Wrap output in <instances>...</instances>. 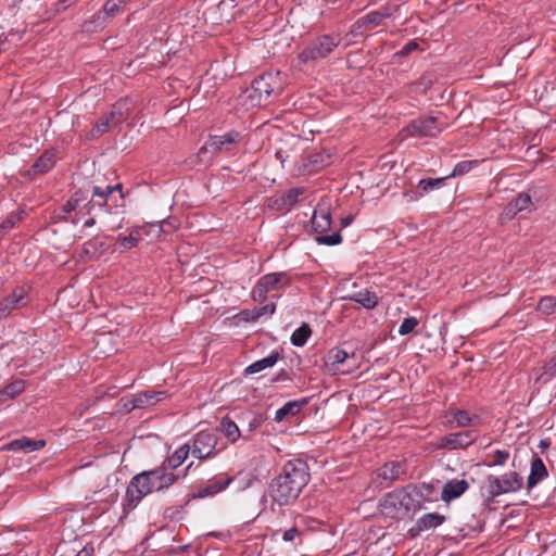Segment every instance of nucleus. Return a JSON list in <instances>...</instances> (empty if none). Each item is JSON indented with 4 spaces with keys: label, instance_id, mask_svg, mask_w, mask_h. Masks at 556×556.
Masks as SVG:
<instances>
[{
    "label": "nucleus",
    "instance_id": "obj_1",
    "mask_svg": "<svg viewBox=\"0 0 556 556\" xmlns=\"http://www.w3.org/2000/svg\"><path fill=\"white\" fill-rule=\"evenodd\" d=\"M178 478L174 471L163 464L155 469L142 471L134 476L126 489L123 502L124 513H128L137 507L148 494L168 489Z\"/></svg>",
    "mask_w": 556,
    "mask_h": 556
},
{
    "label": "nucleus",
    "instance_id": "obj_2",
    "mask_svg": "<svg viewBox=\"0 0 556 556\" xmlns=\"http://www.w3.org/2000/svg\"><path fill=\"white\" fill-rule=\"evenodd\" d=\"M308 479L306 464L301 460H290L285 464L280 475L273 480L270 495L279 505H287L299 496Z\"/></svg>",
    "mask_w": 556,
    "mask_h": 556
},
{
    "label": "nucleus",
    "instance_id": "obj_3",
    "mask_svg": "<svg viewBox=\"0 0 556 556\" xmlns=\"http://www.w3.org/2000/svg\"><path fill=\"white\" fill-rule=\"evenodd\" d=\"M243 138V134L238 130H229L223 135H212L199 150L197 156L200 163L208 165L215 155L237 150Z\"/></svg>",
    "mask_w": 556,
    "mask_h": 556
},
{
    "label": "nucleus",
    "instance_id": "obj_4",
    "mask_svg": "<svg viewBox=\"0 0 556 556\" xmlns=\"http://www.w3.org/2000/svg\"><path fill=\"white\" fill-rule=\"evenodd\" d=\"M278 74L264 73L253 80L244 93V102L251 106L266 104L278 88Z\"/></svg>",
    "mask_w": 556,
    "mask_h": 556
},
{
    "label": "nucleus",
    "instance_id": "obj_5",
    "mask_svg": "<svg viewBox=\"0 0 556 556\" xmlns=\"http://www.w3.org/2000/svg\"><path fill=\"white\" fill-rule=\"evenodd\" d=\"M340 42V35L317 36L305 46L302 52L299 53L298 59L304 64L325 59L334 51Z\"/></svg>",
    "mask_w": 556,
    "mask_h": 556
},
{
    "label": "nucleus",
    "instance_id": "obj_6",
    "mask_svg": "<svg viewBox=\"0 0 556 556\" xmlns=\"http://www.w3.org/2000/svg\"><path fill=\"white\" fill-rule=\"evenodd\" d=\"M523 485L522 477L516 471H509L502 476L490 475L485 480V489L489 500H494L506 493L519 491Z\"/></svg>",
    "mask_w": 556,
    "mask_h": 556
},
{
    "label": "nucleus",
    "instance_id": "obj_7",
    "mask_svg": "<svg viewBox=\"0 0 556 556\" xmlns=\"http://www.w3.org/2000/svg\"><path fill=\"white\" fill-rule=\"evenodd\" d=\"M445 127L439 116H419L405 126L401 135L407 137H435Z\"/></svg>",
    "mask_w": 556,
    "mask_h": 556
},
{
    "label": "nucleus",
    "instance_id": "obj_8",
    "mask_svg": "<svg viewBox=\"0 0 556 556\" xmlns=\"http://www.w3.org/2000/svg\"><path fill=\"white\" fill-rule=\"evenodd\" d=\"M325 365L333 375L350 374L358 367V362L354 351L349 352L342 348H333L327 353Z\"/></svg>",
    "mask_w": 556,
    "mask_h": 556
},
{
    "label": "nucleus",
    "instance_id": "obj_9",
    "mask_svg": "<svg viewBox=\"0 0 556 556\" xmlns=\"http://www.w3.org/2000/svg\"><path fill=\"white\" fill-rule=\"evenodd\" d=\"M191 453L199 459H206L213 457L220 451L225 450L226 445H218V437L212 431H200L193 438Z\"/></svg>",
    "mask_w": 556,
    "mask_h": 556
},
{
    "label": "nucleus",
    "instance_id": "obj_10",
    "mask_svg": "<svg viewBox=\"0 0 556 556\" xmlns=\"http://www.w3.org/2000/svg\"><path fill=\"white\" fill-rule=\"evenodd\" d=\"M289 285V278L286 273H271L260 278L252 290L254 301H264L267 293L281 291Z\"/></svg>",
    "mask_w": 556,
    "mask_h": 556
},
{
    "label": "nucleus",
    "instance_id": "obj_11",
    "mask_svg": "<svg viewBox=\"0 0 556 556\" xmlns=\"http://www.w3.org/2000/svg\"><path fill=\"white\" fill-rule=\"evenodd\" d=\"M477 439L473 430H465L459 432L448 433L439 438L435 442L438 450H465L470 446Z\"/></svg>",
    "mask_w": 556,
    "mask_h": 556
},
{
    "label": "nucleus",
    "instance_id": "obj_12",
    "mask_svg": "<svg viewBox=\"0 0 556 556\" xmlns=\"http://www.w3.org/2000/svg\"><path fill=\"white\" fill-rule=\"evenodd\" d=\"M118 191L119 192V199H123L122 193V185L117 184L115 186H106L104 189L98 186L92 187V195L91 198L85 203V207H87L86 214H94L97 210L103 211L108 206L109 199L112 197V194Z\"/></svg>",
    "mask_w": 556,
    "mask_h": 556
},
{
    "label": "nucleus",
    "instance_id": "obj_13",
    "mask_svg": "<svg viewBox=\"0 0 556 556\" xmlns=\"http://www.w3.org/2000/svg\"><path fill=\"white\" fill-rule=\"evenodd\" d=\"M406 475L405 462L392 460L386 463L377 471V479H379V486L387 489L394 481L402 479Z\"/></svg>",
    "mask_w": 556,
    "mask_h": 556
},
{
    "label": "nucleus",
    "instance_id": "obj_14",
    "mask_svg": "<svg viewBox=\"0 0 556 556\" xmlns=\"http://www.w3.org/2000/svg\"><path fill=\"white\" fill-rule=\"evenodd\" d=\"M28 303V293L24 287H16L12 293L0 302V318H7L15 309L26 306Z\"/></svg>",
    "mask_w": 556,
    "mask_h": 556
},
{
    "label": "nucleus",
    "instance_id": "obj_15",
    "mask_svg": "<svg viewBox=\"0 0 556 556\" xmlns=\"http://www.w3.org/2000/svg\"><path fill=\"white\" fill-rule=\"evenodd\" d=\"M87 202V194L83 190L75 191L67 202L62 206V213L64 215L60 216L61 219L66 220V214L71 212H76L75 216L72 219L73 224H77L80 216H86L87 207H85V203Z\"/></svg>",
    "mask_w": 556,
    "mask_h": 556
},
{
    "label": "nucleus",
    "instance_id": "obj_16",
    "mask_svg": "<svg viewBox=\"0 0 556 556\" xmlns=\"http://www.w3.org/2000/svg\"><path fill=\"white\" fill-rule=\"evenodd\" d=\"M445 520L446 517L438 513L425 514L419 517L415 525L409 529V534L410 536H417L421 532L440 527Z\"/></svg>",
    "mask_w": 556,
    "mask_h": 556
},
{
    "label": "nucleus",
    "instance_id": "obj_17",
    "mask_svg": "<svg viewBox=\"0 0 556 556\" xmlns=\"http://www.w3.org/2000/svg\"><path fill=\"white\" fill-rule=\"evenodd\" d=\"M410 503V494L406 491V489L400 488L384 495L382 506L384 508H391L396 511L401 509L408 510Z\"/></svg>",
    "mask_w": 556,
    "mask_h": 556
},
{
    "label": "nucleus",
    "instance_id": "obj_18",
    "mask_svg": "<svg viewBox=\"0 0 556 556\" xmlns=\"http://www.w3.org/2000/svg\"><path fill=\"white\" fill-rule=\"evenodd\" d=\"M123 121L122 103H116L113 110L105 116L101 117L93 129L91 130V137H99L106 132L112 125H118Z\"/></svg>",
    "mask_w": 556,
    "mask_h": 556
},
{
    "label": "nucleus",
    "instance_id": "obj_19",
    "mask_svg": "<svg viewBox=\"0 0 556 556\" xmlns=\"http://www.w3.org/2000/svg\"><path fill=\"white\" fill-rule=\"evenodd\" d=\"M305 191L306 189L304 187L291 188L276 197L274 199L273 205L279 211H289L299 202L300 198L305 193Z\"/></svg>",
    "mask_w": 556,
    "mask_h": 556
},
{
    "label": "nucleus",
    "instance_id": "obj_20",
    "mask_svg": "<svg viewBox=\"0 0 556 556\" xmlns=\"http://www.w3.org/2000/svg\"><path fill=\"white\" fill-rule=\"evenodd\" d=\"M45 440H35L27 437L15 439L3 446L5 451L31 453L46 446Z\"/></svg>",
    "mask_w": 556,
    "mask_h": 556
},
{
    "label": "nucleus",
    "instance_id": "obj_21",
    "mask_svg": "<svg viewBox=\"0 0 556 556\" xmlns=\"http://www.w3.org/2000/svg\"><path fill=\"white\" fill-rule=\"evenodd\" d=\"M468 488L469 483L465 479L448 480L442 489L441 500L446 503L456 500L462 496L468 490Z\"/></svg>",
    "mask_w": 556,
    "mask_h": 556
},
{
    "label": "nucleus",
    "instance_id": "obj_22",
    "mask_svg": "<svg viewBox=\"0 0 556 556\" xmlns=\"http://www.w3.org/2000/svg\"><path fill=\"white\" fill-rule=\"evenodd\" d=\"M232 482V478L228 476H220L212 480L206 486L200 488L195 494H193L194 498H203L207 496H214L217 493L224 491L230 483Z\"/></svg>",
    "mask_w": 556,
    "mask_h": 556
},
{
    "label": "nucleus",
    "instance_id": "obj_23",
    "mask_svg": "<svg viewBox=\"0 0 556 556\" xmlns=\"http://www.w3.org/2000/svg\"><path fill=\"white\" fill-rule=\"evenodd\" d=\"M547 476L548 471L544 462L539 456H535L531 460L530 475L527 480L528 490L534 488L539 482L547 478Z\"/></svg>",
    "mask_w": 556,
    "mask_h": 556
},
{
    "label": "nucleus",
    "instance_id": "obj_24",
    "mask_svg": "<svg viewBox=\"0 0 556 556\" xmlns=\"http://www.w3.org/2000/svg\"><path fill=\"white\" fill-rule=\"evenodd\" d=\"M110 249L104 238L93 237L83 244V255L88 258L99 257Z\"/></svg>",
    "mask_w": 556,
    "mask_h": 556
},
{
    "label": "nucleus",
    "instance_id": "obj_25",
    "mask_svg": "<svg viewBox=\"0 0 556 556\" xmlns=\"http://www.w3.org/2000/svg\"><path fill=\"white\" fill-rule=\"evenodd\" d=\"M392 16V11L389 7H382L379 10L371 11L361 18L362 26L365 29H372L383 23L386 18Z\"/></svg>",
    "mask_w": 556,
    "mask_h": 556
},
{
    "label": "nucleus",
    "instance_id": "obj_26",
    "mask_svg": "<svg viewBox=\"0 0 556 556\" xmlns=\"http://www.w3.org/2000/svg\"><path fill=\"white\" fill-rule=\"evenodd\" d=\"M312 227L315 232L323 233L331 227V214L327 208H316L313 213Z\"/></svg>",
    "mask_w": 556,
    "mask_h": 556
},
{
    "label": "nucleus",
    "instance_id": "obj_27",
    "mask_svg": "<svg viewBox=\"0 0 556 556\" xmlns=\"http://www.w3.org/2000/svg\"><path fill=\"white\" fill-rule=\"evenodd\" d=\"M348 299L352 302L361 304L366 309H374L379 303V298L376 292L369 291L367 289L355 292L349 295Z\"/></svg>",
    "mask_w": 556,
    "mask_h": 556
},
{
    "label": "nucleus",
    "instance_id": "obj_28",
    "mask_svg": "<svg viewBox=\"0 0 556 556\" xmlns=\"http://www.w3.org/2000/svg\"><path fill=\"white\" fill-rule=\"evenodd\" d=\"M25 390V381L16 379L5 384L0 391V405H3L8 400H13L22 394Z\"/></svg>",
    "mask_w": 556,
    "mask_h": 556
},
{
    "label": "nucleus",
    "instance_id": "obj_29",
    "mask_svg": "<svg viewBox=\"0 0 556 556\" xmlns=\"http://www.w3.org/2000/svg\"><path fill=\"white\" fill-rule=\"evenodd\" d=\"M280 355L278 352L273 351L268 356L258 359L252 364H250L245 369V375H254L261 372L262 370L273 367L279 359Z\"/></svg>",
    "mask_w": 556,
    "mask_h": 556
},
{
    "label": "nucleus",
    "instance_id": "obj_30",
    "mask_svg": "<svg viewBox=\"0 0 556 556\" xmlns=\"http://www.w3.org/2000/svg\"><path fill=\"white\" fill-rule=\"evenodd\" d=\"M451 415L457 424V427L466 428L470 426H478L481 418L477 414H471L465 409H452Z\"/></svg>",
    "mask_w": 556,
    "mask_h": 556
},
{
    "label": "nucleus",
    "instance_id": "obj_31",
    "mask_svg": "<svg viewBox=\"0 0 556 556\" xmlns=\"http://www.w3.org/2000/svg\"><path fill=\"white\" fill-rule=\"evenodd\" d=\"M190 452V445L184 444L178 447L170 456H168L162 464L169 470L174 471V469L178 468L187 459Z\"/></svg>",
    "mask_w": 556,
    "mask_h": 556
},
{
    "label": "nucleus",
    "instance_id": "obj_32",
    "mask_svg": "<svg viewBox=\"0 0 556 556\" xmlns=\"http://www.w3.org/2000/svg\"><path fill=\"white\" fill-rule=\"evenodd\" d=\"M218 430L228 439L230 443H236L241 437V431L237 424L229 417H223Z\"/></svg>",
    "mask_w": 556,
    "mask_h": 556
},
{
    "label": "nucleus",
    "instance_id": "obj_33",
    "mask_svg": "<svg viewBox=\"0 0 556 556\" xmlns=\"http://www.w3.org/2000/svg\"><path fill=\"white\" fill-rule=\"evenodd\" d=\"M307 403L306 400L303 401H290L287 402L282 407L277 409L275 414V420L277 422L282 421L288 416H295L300 409Z\"/></svg>",
    "mask_w": 556,
    "mask_h": 556
},
{
    "label": "nucleus",
    "instance_id": "obj_34",
    "mask_svg": "<svg viewBox=\"0 0 556 556\" xmlns=\"http://www.w3.org/2000/svg\"><path fill=\"white\" fill-rule=\"evenodd\" d=\"M55 164V155L52 151H46L33 164L31 169L35 174H45L49 172Z\"/></svg>",
    "mask_w": 556,
    "mask_h": 556
},
{
    "label": "nucleus",
    "instance_id": "obj_35",
    "mask_svg": "<svg viewBox=\"0 0 556 556\" xmlns=\"http://www.w3.org/2000/svg\"><path fill=\"white\" fill-rule=\"evenodd\" d=\"M162 395H163V392H154V391H147V392L137 394L132 399L131 408H140V407H144L148 405H153L161 400Z\"/></svg>",
    "mask_w": 556,
    "mask_h": 556
},
{
    "label": "nucleus",
    "instance_id": "obj_36",
    "mask_svg": "<svg viewBox=\"0 0 556 556\" xmlns=\"http://www.w3.org/2000/svg\"><path fill=\"white\" fill-rule=\"evenodd\" d=\"M124 4L125 0H108L103 5V12H99L96 17L98 20L102 17H114L122 13Z\"/></svg>",
    "mask_w": 556,
    "mask_h": 556
},
{
    "label": "nucleus",
    "instance_id": "obj_37",
    "mask_svg": "<svg viewBox=\"0 0 556 556\" xmlns=\"http://www.w3.org/2000/svg\"><path fill=\"white\" fill-rule=\"evenodd\" d=\"M447 179V177H443V178H426V179H421L419 182H418V194L417 197L418 198H421L424 197V194L434 190V189H439L443 186L444 181Z\"/></svg>",
    "mask_w": 556,
    "mask_h": 556
},
{
    "label": "nucleus",
    "instance_id": "obj_38",
    "mask_svg": "<svg viewBox=\"0 0 556 556\" xmlns=\"http://www.w3.org/2000/svg\"><path fill=\"white\" fill-rule=\"evenodd\" d=\"M312 334V329L307 324H303L291 336V343L295 346H303Z\"/></svg>",
    "mask_w": 556,
    "mask_h": 556
},
{
    "label": "nucleus",
    "instance_id": "obj_39",
    "mask_svg": "<svg viewBox=\"0 0 556 556\" xmlns=\"http://www.w3.org/2000/svg\"><path fill=\"white\" fill-rule=\"evenodd\" d=\"M510 454L506 450H496L494 453L488 455L485 465L489 467L503 466L508 460Z\"/></svg>",
    "mask_w": 556,
    "mask_h": 556
},
{
    "label": "nucleus",
    "instance_id": "obj_40",
    "mask_svg": "<svg viewBox=\"0 0 556 556\" xmlns=\"http://www.w3.org/2000/svg\"><path fill=\"white\" fill-rule=\"evenodd\" d=\"M478 164H479L478 160L458 162L455 165L453 172L446 177L451 178V177L464 176L465 174L469 173L473 167H476Z\"/></svg>",
    "mask_w": 556,
    "mask_h": 556
},
{
    "label": "nucleus",
    "instance_id": "obj_41",
    "mask_svg": "<svg viewBox=\"0 0 556 556\" xmlns=\"http://www.w3.org/2000/svg\"><path fill=\"white\" fill-rule=\"evenodd\" d=\"M556 308V296H543L538 303V311L544 315H551Z\"/></svg>",
    "mask_w": 556,
    "mask_h": 556
},
{
    "label": "nucleus",
    "instance_id": "obj_42",
    "mask_svg": "<svg viewBox=\"0 0 556 556\" xmlns=\"http://www.w3.org/2000/svg\"><path fill=\"white\" fill-rule=\"evenodd\" d=\"M556 376V356L552 357L547 361L543 366V372L538 377V380H542V382L549 381L553 377Z\"/></svg>",
    "mask_w": 556,
    "mask_h": 556
},
{
    "label": "nucleus",
    "instance_id": "obj_43",
    "mask_svg": "<svg viewBox=\"0 0 556 556\" xmlns=\"http://www.w3.org/2000/svg\"><path fill=\"white\" fill-rule=\"evenodd\" d=\"M275 309H276V305L274 303L266 304L261 307H254L253 309H251V317H247L245 320L254 321L263 315H266V314L273 315L275 313Z\"/></svg>",
    "mask_w": 556,
    "mask_h": 556
},
{
    "label": "nucleus",
    "instance_id": "obj_44",
    "mask_svg": "<svg viewBox=\"0 0 556 556\" xmlns=\"http://www.w3.org/2000/svg\"><path fill=\"white\" fill-rule=\"evenodd\" d=\"M419 320L416 317H407L404 318L402 321L400 328H399V334L400 336H406L415 330V328L418 326Z\"/></svg>",
    "mask_w": 556,
    "mask_h": 556
},
{
    "label": "nucleus",
    "instance_id": "obj_45",
    "mask_svg": "<svg viewBox=\"0 0 556 556\" xmlns=\"http://www.w3.org/2000/svg\"><path fill=\"white\" fill-rule=\"evenodd\" d=\"M516 210L520 212L529 210L532 205L531 197L528 193H520L516 199L511 201Z\"/></svg>",
    "mask_w": 556,
    "mask_h": 556
},
{
    "label": "nucleus",
    "instance_id": "obj_46",
    "mask_svg": "<svg viewBox=\"0 0 556 556\" xmlns=\"http://www.w3.org/2000/svg\"><path fill=\"white\" fill-rule=\"evenodd\" d=\"M138 231H131L129 236H122L119 235L117 237V241L121 243V245L126 249H132L138 244Z\"/></svg>",
    "mask_w": 556,
    "mask_h": 556
},
{
    "label": "nucleus",
    "instance_id": "obj_47",
    "mask_svg": "<svg viewBox=\"0 0 556 556\" xmlns=\"http://www.w3.org/2000/svg\"><path fill=\"white\" fill-rule=\"evenodd\" d=\"M341 241H342V237L339 231L333 232L332 235L316 237V242L318 244H324V245H337V244H340Z\"/></svg>",
    "mask_w": 556,
    "mask_h": 556
},
{
    "label": "nucleus",
    "instance_id": "obj_48",
    "mask_svg": "<svg viewBox=\"0 0 556 556\" xmlns=\"http://www.w3.org/2000/svg\"><path fill=\"white\" fill-rule=\"evenodd\" d=\"M21 219L20 214H11L9 215L0 225V232L5 233L10 229H12L16 223Z\"/></svg>",
    "mask_w": 556,
    "mask_h": 556
},
{
    "label": "nucleus",
    "instance_id": "obj_49",
    "mask_svg": "<svg viewBox=\"0 0 556 556\" xmlns=\"http://www.w3.org/2000/svg\"><path fill=\"white\" fill-rule=\"evenodd\" d=\"M519 213V211L516 210L515 205L511 203V201L504 207V211L502 213L503 218L505 219H513L516 217V215Z\"/></svg>",
    "mask_w": 556,
    "mask_h": 556
},
{
    "label": "nucleus",
    "instance_id": "obj_50",
    "mask_svg": "<svg viewBox=\"0 0 556 556\" xmlns=\"http://www.w3.org/2000/svg\"><path fill=\"white\" fill-rule=\"evenodd\" d=\"M299 535V529L296 527H292L283 532L282 540L285 542H293Z\"/></svg>",
    "mask_w": 556,
    "mask_h": 556
},
{
    "label": "nucleus",
    "instance_id": "obj_51",
    "mask_svg": "<svg viewBox=\"0 0 556 556\" xmlns=\"http://www.w3.org/2000/svg\"><path fill=\"white\" fill-rule=\"evenodd\" d=\"M418 48V43L414 40L407 42L403 49L401 50V54L402 55H407L409 54L412 51L416 50Z\"/></svg>",
    "mask_w": 556,
    "mask_h": 556
},
{
    "label": "nucleus",
    "instance_id": "obj_52",
    "mask_svg": "<svg viewBox=\"0 0 556 556\" xmlns=\"http://www.w3.org/2000/svg\"><path fill=\"white\" fill-rule=\"evenodd\" d=\"M260 425L261 420L258 418H253L249 424L250 430L257 428Z\"/></svg>",
    "mask_w": 556,
    "mask_h": 556
},
{
    "label": "nucleus",
    "instance_id": "obj_53",
    "mask_svg": "<svg viewBox=\"0 0 556 556\" xmlns=\"http://www.w3.org/2000/svg\"><path fill=\"white\" fill-rule=\"evenodd\" d=\"M96 225V218L93 216L87 218L84 223V227H92Z\"/></svg>",
    "mask_w": 556,
    "mask_h": 556
},
{
    "label": "nucleus",
    "instance_id": "obj_54",
    "mask_svg": "<svg viewBox=\"0 0 556 556\" xmlns=\"http://www.w3.org/2000/svg\"><path fill=\"white\" fill-rule=\"evenodd\" d=\"M353 220V217L352 216H346L344 218L341 219V224L343 227H346L349 226Z\"/></svg>",
    "mask_w": 556,
    "mask_h": 556
},
{
    "label": "nucleus",
    "instance_id": "obj_55",
    "mask_svg": "<svg viewBox=\"0 0 556 556\" xmlns=\"http://www.w3.org/2000/svg\"><path fill=\"white\" fill-rule=\"evenodd\" d=\"M75 556H92L87 549L78 552Z\"/></svg>",
    "mask_w": 556,
    "mask_h": 556
},
{
    "label": "nucleus",
    "instance_id": "obj_56",
    "mask_svg": "<svg viewBox=\"0 0 556 556\" xmlns=\"http://www.w3.org/2000/svg\"><path fill=\"white\" fill-rule=\"evenodd\" d=\"M241 315L243 316V319L245 320L247 317H251V311L250 309L242 311Z\"/></svg>",
    "mask_w": 556,
    "mask_h": 556
},
{
    "label": "nucleus",
    "instance_id": "obj_57",
    "mask_svg": "<svg viewBox=\"0 0 556 556\" xmlns=\"http://www.w3.org/2000/svg\"><path fill=\"white\" fill-rule=\"evenodd\" d=\"M208 535L220 538L223 534L220 532H210Z\"/></svg>",
    "mask_w": 556,
    "mask_h": 556
}]
</instances>
